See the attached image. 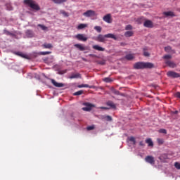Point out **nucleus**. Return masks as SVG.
Segmentation results:
<instances>
[{"label": "nucleus", "mask_w": 180, "mask_h": 180, "mask_svg": "<svg viewBox=\"0 0 180 180\" xmlns=\"http://www.w3.org/2000/svg\"><path fill=\"white\" fill-rule=\"evenodd\" d=\"M96 41H99L100 43H105L106 39H113L114 40H117V37L113 34H107L105 35L98 34V37L93 38Z\"/></svg>", "instance_id": "1"}, {"label": "nucleus", "mask_w": 180, "mask_h": 180, "mask_svg": "<svg viewBox=\"0 0 180 180\" xmlns=\"http://www.w3.org/2000/svg\"><path fill=\"white\" fill-rule=\"evenodd\" d=\"M23 4L30 6L31 9H34V11H40V6L33 0H24Z\"/></svg>", "instance_id": "2"}, {"label": "nucleus", "mask_w": 180, "mask_h": 180, "mask_svg": "<svg viewBox=\"0 0 180 180\" xmlns=\"http://www.w3.org/2000/svg\"><path fill=\"white\" fill-rule=\"evenodd\" d=\"M145 161L148 164H150V165H155V158L153 156L148 155L145 158Z\"/></svg>", "instance_id": "3"}, {"label": "nucleus", "mask_w": 180, "mask_h": 180, "mask_svg": "<svg viewBox=\"0 0 180 180\" xmlns=\"http://www.w3.org/2000/svg\"><path fill=\"white\" fill-rule=\"evenodd\" d=\"M84 105L86 107L83 108L82 110L85 112H89L93 108H95V105L90 103H84Z\"/></svg>", "instance_id": "4"}, {"label": "nucleus", "mask_w": 180, "mask_h": 180, "mask_svg": "<svg viewBox=\"0 0 180 180\" xmlns=\"http://www.w3.org/2000/svg\"><path fill=\"white\" fill-rule=\"evenodd\" d=\"M167 75L169 78H180V74L174 71L167 72Z\"/></svg>", "instance_id": "5"}, {"label": "nucleus", "mask_w": 180, "mask_h": 180, "mask_svg": "<svg viewBox=\"0 0 180 180\" xmlns=\"http://www.w3.org/2000/svg\"><path fill=\"white\" fill-rule=\"evenodd\" d=\"M103 20L106 23H112V22H113V20L112 19V15L110 13H108L104 15L103 18Z\"/></svg>", "instance_id": "6"}, {"label": "nucleus", "mask_w": 180, "mask_h": 180, "mask_svg": "<svg viewBox=\"0 0 180 180\" xmlns=\"http://www.w3.org/2000/svg\"><path fill=\"white\" fill-rule=\"evenodd\" d=\"M144 27H148L149 29H153L154 27V23H153V21L150 20H146L143 23Z\"/></svg>", "instance_id": "7"}, {"label": "nucleus", "mask_w": 180, "mask_h": 180, "mask_svg": "<svg viewBox=\"0 0 180 180\" xmlns=\"http://www.w3.org/2000/svg\"><path fill=\"white\" fill-rule=\"evenodd\" d=\"M135 70H143L144 69V62H137L134 65Z\"/></svg>", "instance_id": "8"}, {"label": "nucleus", "mask_w": 180, "mask_h": 180, "mask_svg": "<svg viewBox=\"0 0 180 180\" xmlns=\"http://www.w3.org/2000/svg\"><path fill=\"white\" fill-rule=\"evenodd\" d=\"M76 39L79 40L80 41H86L88 40V37H85L84 34H78L76 35Z\"/></svg>", "instance_id": "9"}, {"label": "nucleus", "mask_w": 180, "mask_h": 180, "mask_svg": "<svg viewBox=\"0 0 180 180\" xmlns=\"http://www.w3.org/2000/svg\"><path fill=\"white\" fill-rule=\"evenodd\" d=\"M84 16L86 18H89L91 16H95L96 13L95 11L93 10H89L83 13Z\"/></svg>", "instance_id": "10"}, {"label": "nucleus", "mask_w": 180, "mask_h": 180, "mask_svg": "<svg viewBox=\"0 0 180 180\" xmlns=\"http://www.w3.org/2000/svg\"><path fill=\"white\" fill-rule=\"evenodd\" d=\"M51 82H52L53 85H54V86H56V88H63V86H64V84L58 83L53 79H51Z\"/></svg>", "instance_id": "11"}, {"label": "nucleus", "mask_w": 180, "mask_h": 180, "mask_svg": "<svg viewBox=\"0 0 180 180\" xmlns=\"http://www.w3.org/2000/svg\"><path fill=\"white\" fill-rule=\"evenodd\" d=\"M25 34H26L27 37H30V38L34 37V33L33 32V31H32L30 30H27L25 32Z\"/></svg>", "instance_id": "12"}, {"label": "nucleus", "mask_w": 180, "mask_h": 180, "mask_svg": "<svg viewBox=\"0 0 180 180\" xmlns=\"http://www.w3.org/2000/svg\"><path fill=\"white\" fill-rule=\"evenodd\" d=\"M75 47H76V49H78L80 51H85V50H86V49H85L84 46L79 44H75Z\"/></svg>", "instance_id": "13"}, {"label": "nucleus", "mask_w": 180, "mask_h": 180, "mask_svg": "<svg viewBox=\"0 0 180 180\" xmlns=\"http://www.w3.org/2000/svg\"><path fill=\"white\" fill-rule=\"evenodd\" d=\"M165 64H167V65H168L171 68H175V67H176V65L174 62L170 60H167L165 62Z\"/></svg>", "instance_id": "14"}, {"label": "nucleus", "mask_w": 180, "mask_h": 180, "mask_svg": "<svg viewBox=\"0 0 180 180\" xmlns=\"http://www.w3.org/2000/svg\"><path fill=\"white\" fill-rule=\"evenodd\" d=\"M165 51H166V53H172L173 54H175V51L169 46L165 47Z\"/></svg>", "instance_id": "15"}, {"label": "nucleus", "mask_w": 180, "mask_h": 180, "mask_svg": "<svg viewBox=\"0 0 180 180\" xmlns=\"http://www.w3.org/2000/svg\"><path fill=\"white\" fill-rule=\"evenodd\" d=\"M143 68H154V64L152 63H144Z\"/></svg>", "instance_id": "16"}, {"label": "nucleus", "mask_w": 180, "mask_h": 180, "mask_svg": "<svg viewBox=\"0 0 180 180\" xmlns=\"http://www.w3.org/2000/svg\"><path fill=\"white\" fill-rule=\"evenodd\" d=\"M93 49L97 50V51H105V48L99 46L98 45H94Z\"/></svg>", "instance_id": "17"}, {"label": "nucleus", "mask_w": 180, "mask_h": 180, "mask_svg": "<svg viewBox=\"0 0 180 180\" xmlns=\"http://www.w3.org/2000/svg\"><path fill=\"white\" fill-rule=\"evenodd\" d=\"M146 144H148V147H153L154 146V143H153V141L150 138L147 139L146 140Z\"/></svg>", "instance_id": "18"}, {"label": "nucleus", "mask_w": 180, "mask_h": 180, "mask_svg": "<svg viewBox=\"0 0 180 180\" xmlns=\"http://www.w3.org/2000/svg\"><path fill=\"white\" fill-rule=\"evenodd\" d=\"M85 27H88V25L87 24H79L77 26V30H82V29H85Z\"/></svg>", "instance_id": "19"}, {"label": "nucleus", "mask_w": 180, "mask_h": 180, "mask_svg": "<svg viewBox=\"0 0 180 180\" xmlns=\"http://www.w3.org/2000/svg\"><path fill=\"white\" fill-rule=\"evenodd\" d=\"M74 78H81V74L76 73V74H72L71 76H70V79H74Z\"/></svg>", "instance_id": "20"}, {"label": "nucleus", "mask_w": 180, "mask_h": 180, "mask_svg": "<svg viewBox=\"0 0 180 180\" xmlns=\"http://www.w3.org/2000/svg\"><path fill=\"white\" fill-rule=\"evenodd\" d=\"M52 2L58 5H60L61 4H64V2H67V0H52Z\"/></svg>", "instance_id": "21"}, {"label": "nucleus", "mask_w": 180, "mask_h": 180, "mask_svg": "<svg viewBox=\"0 0 180 180\" xmlns=\"http://www.w3.org/2000/svg\"><path fill=\"white\" fill-rule=\"evenodd\" d=\"M126 60H131L134 58V54L129 53L125 56Z\"/></svg>", "instance_id": "22"}, {"label": "nucleus", "mask_w": 180, "mask_h": 180, "mask_svg": "<svg viewBox=\"0 0 180 180\" xmlns=\"http://www.w3.org/2000/svg\"><path fill=\"white\" fill-rule=\"evenodd\" d=\"M107 105L108 106H110L112 109H116V105H115V103H113L112 101L107 102Z\"/></svg>", "instance_id": "23"}, {"label": "nucleus", "mask_w": 180, "mask_h": 180, "mask_svg": "<svg viewBox=\"0 0 180 180\" xmlns=\"http://www.w3.org/2000/svg\"><path fill=\"white\" fill-rule=\"evenodd\" d=\"M102 119L107 120V122H112V120H113V119L112 118V117H110V115L103 116Z\"/></svg>", "instance_id": "24"}, {"label": "nucleus", "mask_w": 180, "mask_h": 180, "mask_svg": "<svg viewBox=\"0 0 180 180\" xmlns=\"http://www.w3.org/2000/svg\"><path fill=\"white\" fill-rule=\"evenodd\" d=\"M163 15H165V16H175V14H174L172 11L164 12Z\"/></svg>", "instance_id": "25"}, {"label": "nucleus", "mask_w": 180, "mask_h": 180, "mask_svg": "<svg viewBox=\"0 0 180 180\" xmlns=\"http://www.w3.org/2000/svg\"><path fill=\"white\" fill-rule=\"evenodd\" d=\"M134 33L132 31H127L124 33L125 37H131L133 36Z\"/></svg>", "instance_id": "26"}, {"label": "nucleus", "mask_w": 180, "mask_h": 180, "mask_svg": "<svg viewBox=\"0 0 180 180\" xmlns=\"http://www.w3.org/2000/svg\"><path fill=\"white\" fill-rule=\"evenodd\" d=\"M43 47L44 49H52L53 48V45L51 44H43Z\"/></svg>", "instance_id": "27"}, {"label": "nucleus", "mask_w": 180, "mask_h": 180, "mask_svg": "<svg viewBox=\"0 0 180 180\" xmlns=\"http://www.w3.org/2000/svg\"><path fill=\"white\" fill-rule=\"evenodd\" d=\"M77 87L79 88H92V86H89L88 84H80V85H78Z\"/></svg>", "instance_id": "28"}, {"label": "nucleus", "mask_w": 180, "mask_h": 180, "mask_svg": "<svg viewBox=\"0 0 180 180\" xmlns=\"http://www.w3.org/2000/svg\"><path fill=\"white\" fill-rule=\"evenodd\" d=\"M143 56L145 57H150V53L147 52V48H143Z\"/></svg>", "instance_id": "29"}, {"label": "nucleus", "mask_w": 180, "mask_h": 180, "mask_svg": "<svg viewBox=\"0 0 180 180\" xmlns=\"http://www.w3.org/2000/svg\"><path fill=\"white\" fill-rule=\"evenodd\" d=\"M82 94H84V91L79 90V91L74 93L73 95H74V96H78L79 95H82Z\"/></svg>", "instance_id": "30"}, {"label": "nucleus", "mask_w": 180, "mask_h": 180, "mask_svg": "<svg viewBox=\"0 0 180 180\" xmlns=\"http://www.w3.org/2000/svg\"><path fill=\"white\" fill-rule=\"evenodd\" d=\"M60 12L61 15H63V16H65V18H68V16H70L68 13L65 12L64 10H60Z\"/></svg>", "instance_id": "31"}, {"label": "nucleus", "mask_w": 180, "mask_h": 180, "mask_svg": "<svg viewBox=\"0 0 180 180\" xmlns=\"http://www.w3.org/2000/svg\"><path fill=\"white\" fill-rule=\"evenodd\" d=\"M94 30H96V32H98V33H101V32H102V27L95 26L94 27Z\"/></svg>", "instance_id": "32"}, {"label": "nucleus", "mask_w": 180, "mask_h": 180, "mask_svg": "<svg viewBox=\"0 0 180 180\" xmlns=\"http://www.w3.org/2000/svg\"><path fill=\"white\" fill-rule=\"evenodd\" d=\"M4 34H6V36H13V34L6 30H4Z\"/></svg>", "instance_id": "33"}, {"label": "nucleus", "mask_w": 180, "mask_h": 180, "mask_svg": "<svg viewBox=\"0 0 180 180\" xmlns=\"http://www.w3.org/2000/svg\"><path fill=\"white\" fill-rule=\"evenodd\" d=\"M38 27H40L42 30H47L48 27L46 25L39 24Z\"/></svg>", "instance_id": "34"}, {"label": "nucleus", "mask_w": 180, "mask_h": 180, "mask_svg": "<svg viewBox=\"0 0 180 180\" xmlns=\"http://www.w3.org/2000/svg\"><path fill=\"white\" fill-rule=\"evenodd\" d=\"M157 142L159 144V146H161L162 144H164V139H158Z\"/></svg>", "instance_id": "35"}, {"label": "nucleus", "mask_w": 180, "mask_h": 180, "mask_svg": "<svg viewBox=\"0 0 180 180\" xmlns=\"http://www.w3.org/2000/svg\"><path fill=\"white\" fill-rule=\"evenodd\" d=\"M39 54H41V56H46L47 54H51V51H42L40 52Z\"/></svg>", "instance_id": "36"}, {"label": "nucleus", "mask_w": 180, "mask_h": 180, "mask_svg": "<svg viewBox=\"0 0 180 180\" xmlns=\"http://www.w3.org/2000/svg\"><path fill=\"white\" fill-rule=\"evenodd\" d=\"M163 58L165 60H169V59L172 58V56L171 55H165L163 56Z\"/></svg>", "instance_id": "37"}, {"label": "nucleus", "mask_w": 180, "mask_h": 180, "mask_svg": "<svg viewBox=\"0 0 180 180\" xmlns=\"http://www.w3.org/2000/svg\"><path fill=\"white\" fill-rule=\"evenodd\" d=\"M159 133H162V134H167V129H159Z\"/></svg>", "instance_id": "38"}, {"label": "nucleus", "mask_w": 180, "mask_h": 180, "mask_svg": "<svg viewBox=\"0 0 180 180\" xmlns=\"http://www.w3.org/2000/svg\"><path fill=\"white\" fill-rule=\"evenodd\" d=\"M129 141H131L132 143H134V144H136V139L134 136H131L129 139Z\"/></svg>", "instance_id": "39"}, {"label": "nucleus", "mask_w": 180, "mask_h": 180, "mask_svg": "<svg viewBox=\"0 0 180 180\" xmlns=\"http://www.w3.org/2000/svg\"><path fill=\"white\" fill-rule=\"evenodd\" d=\"M103 81L105 82H112V79L109 78V77H105L103 79Z\"/></svg>", "instance_id": "40"}, {"label": "nucleus", "mask_w": 180, "mask_h": 180, "mask_svg": "<svg viewBox=\"0 0 180 180\" xmlns=\"http://www.w3.org/2000/svg\"><path fill=\"white\" fill-rule=\"evenodd\" d=\"M133 29V27L131 25H128L125 27V30H131Z\"/></svg>", "instance_id": "41"}, {"label": "nucleus", "mask_w": 180, "mask_h": 180, "mask_svg": "<svg viewBox=\"0 0 180 180\" xmlns=\"http://www.w3.org/2000/svg\"><path fill=\"white\" fill-rule=\"evenodd\" d=\"M175 168H176L177 169H180V163L176 162L174 164Z\"/></svg>", "instance_id": "42"}, {"label": "nucleus", "mask_w": 180, "mask_h": 180, "mask_svg": "<svg viewBox=\"0 0 180 180\" xmlns=\"http://www.w3.org/2000/svg\"><path fill=\"white\" fill-rule=\"evenodd\" d=\"M7 9L8 11H13V7L11 4H7Z\"/></svg>", "instance_id": "43"}, {"label": "nucleus", "mask_w": 180, "mask_h": 180, "mask_svg": "<svg viewBox=\"0 0 180 180\" xmlns=\"http://www.w3.org/2000/svg\"><path fill=\"white\" fill-rule=\"evenodd\" d=\"M94 129H95V127L94 126H89V127H87V130H94Z\"/></svg>", "instance_id": "44"}, {"label": "nucleus", "mask_w": 180, "mask_h": 180, "mask_svg": "<svg viewBox=\"0 0 180 180\" xmlns=\"http://www.w3.org/2000/svg\"><path fill=\"white\" fill-rule=\"evenodd\" d=\"M18 56H20V57H22V58H26V55L23 54V53H18Z\"/></svg>", "instance_id": "45"}, {"label": "nucleus", "mask_w": 180, "mask_h": 180, "mask_svg": "<svg viewBox=\"0 0 180 180\" xmlns=\"http://www.w3.org/2000/svg\"><path fill=\"white\" fill-rule=\"evenodd\" d=\"M175 96H176V98H179V99H180V92H176L175 94Z\"/></svg>", "instance_id": "46"}, {"label": "nucleus", "mask_w": 180, "mask_h": 180, "mask_svg": "<svg viewBox=\"0 0 180 180\" xmlns=\"http://www.w3.org/2000/svg\"><path fill=\"white\" fill-rule=\"evenodd\" d=\"M139 146H141V147H144V142L142 141H140L139 142Z\"/></svg>", "instance_id": "47"}, {"label": "nucleus", "mask_w": 180, "mask_h": 180, "mask_svg": "<svg viewBox=\"0 0 180 180\" xmlns=\"http://www.w3.org/2000/svg\"><path fill=\"white\" fill-rule=\"evenodd\" d=\"M114 94H115V95H120V92L119 91H117V90H115V91H114Z\"/></svg>", "instance_id": "48"}, {"label": "nucleus", "mask_w": 180, "mask_h": 180, "mask_svg": "<svg viewBox=\"0 0 180 180\" xmlns=\"http://www.w3.org/2000/svg\"><path fill=\"white\" fill-rule=\"evenodd\" d=\"M174 115H178V110L174 112Z\"/></svg>", "instance_id": "49"}, {"label": "nucleus", "mask_w": 180, "mask_h": 180, "mask_svg": "<svg viewBox=\"0 0 180 180\" xmlns=\"http://www.w3.org/2000/svg\"><path fill=\"white\" fill-rule=\"evenodd\" d=\"M100 64H101V65H103L105 64V62H101L100 63Z\"/></svg>", "instance_id": "50"}, {"label": "nucleus", "mask_w": 180, "mask_h": 180, "mask_svg": "<svg viewBox=\"0 0 180 180\" xmlns=\"http://www.w3.org/2000/svg\"><path fill=\"white\" fill-rule=\"evenodd\" d=\"M89 56L90 57H94V55L93 54H90Z\"/></svg>", "instance_id": "51"}, {"label": "nucleus", "mask_w": 180, "mask_h": 180, "mask_svg": "<svg viewBox=\"0 0 180 180\" xmlns=\"http://www.w3.org/2000/svg\"><path fill=\"white\" fill-rule=\"evenodd\" d=\"M47 60H48L47 58H45V59L44 60V61L46 62V61H47Z\"/></svg>", "instance_id": "52"}, {"label": "nucleus", "mask_w": 180, "mask_h": 180, "mask_svg": "<svg viewBox=\"0 0 180 180\" xmlns=\"http://www.w3.org/2000/svg\"><path fill=\"white\" fill-rule=\"evenodd\" d=\"M84 61H86V59H83Z\"/></svg>", "instance_id": "53"}]
</instances>
